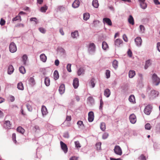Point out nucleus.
<instances>
[{"instance_id": "nucleus-1", "label": "nucleus", "mask_w": 160, "mask_h": 160, "mask_svg": "<svg viewBox=\"0 0 160 160\" xmlns=\"http://www.w3.org/2000/svg\"><path fill=\"white\" fill-rule=\"evenodd\" d=\"M152 78L153 82L154 84L155 85H158L160 82V78L155 73L153 74Z\"/></svg>"}, {"instance_id": "nucleus-2", "label": "nucleus", "mask_w": 160, "mask_h": 160, "mask_svg": "<svg viewBox=\"0 0 160 160\" xmlns=\"http://www.w3.org/2000/svg\"><path fill=\"white\" fill-rule=\"evenodd\" d=\"M115 153L119 155H121L122 154V150L119 146L117 145L115 146L114 149Z\"/></svg>"}, {"instance_id": "nucleus-3", "label": "nucleus", "mask_w": 160, "mask_h": 160, "mask_svg": "<svg viewBox=\"0 0 160 160\" xmlns=\"http://www.w3.org/2000/svg\"><path fill=\"white\" fill-rule=\"evenodd\" d=\"M9 50L11 52H14L17 50L16 46L15 44L13 42H11L9 45Z\"/></svg>"}, {"instance_id": "nucleus-4", "label": "nucleus", "mask_w": 160, "mask_h": 160, "mask_svg": "<svg viewBox=\"0 0 160 160\" xmlns=\"http://www.w3.org/2000/svg\"><path fill=\"white\" fill-rule=\"evenodd\" d=\"M152 108V107L151 105L149 104L148 105L145 107L144 109V113L148 115L150 114L151 112Z\"/></svg>"}, {"instance_id": "nucleus-5", "label": "nucleus", "mask_w": 160, "mask_h": 160, "mask_svg": "<svg viewBox=\"0 0 160 160\" xmlns=\"http://www.w3.org/2000/svg\"><path fill=\"white\" fill-rule=\"evenodd\" d=\"M129 119L130 122L132 124L135 123L137 121L136 117L134 114H132L130 115Z\"/></svg>"}, {"instance_id": "nucleus-6", "label": "nucleus", "mask_w": 160, "mask_h": 160, "mask_svg": "<svg viewBox=\"0 0 160 160\" xmlns=\"http://www.w3.org/2000/svg\"><path fill=\"white\" fill-rule=\"evenodd\" d=\"M60 143L62 149L65 153H67L68 152V148L66 144L64 143L62 141H61Z\"/></svg>"}, {"instance_id": "nucleus-7", "label": "nucleus", "mask_w": 160, "mask_h": 160, "mask_svg": "<svg viewBox=\"0 0 160 160\" xmlns=\"http://www.w3.org/2000/svg\"><path fill=\"white\" fill-rule=\"evenodd\" d=\"M122 41L119 39L118 38L116 39L114 42V44L116 47H120V45L122 43Z\"/></svg>"}, {"instance_id": "nucleus-8", "label": "nucleus", "mask_w": 160, "mask_h": 160, "mask_svg": "<svg viewBox=\"0 0 160 160\" xmlns=\"http://www.w3.org/2000/svg\"><path fill=\"white\" fill-rule=\"evenodd\" d=\"M79 80L78 78H75L73 81V85L74 88L76 89L78 88L79 86Z\"/></svg>"}, {"instance_id": "nucleus-9", "label": "nucleus", "mask_w": 160, "mask_h": 160, "mask_svg": "<svg viewBox=\"0 0 160 160\" xmlns=\"http://www.w3.org/2000/svg\"><path fill=\"white\" fill-rule=\"evenodd\" d=\"M94 114L92 112H89L88 114V120L89 122H92L94 119Z\"/></svg>"}, {"instance_id": "nucleus-10", "label": "nucleus", "mask_w": 160, "mask_h": 160, "mask_svg": "<svg viewBox=\"0 0 160 160\" xmlns=\"http://www.w3.org/2000/svg\"><path fill=\"white\" fill-rule=\"evenodd\" d=\"M65 85L63 84H62L60 85L59 88V92L60 94H63L65 92Z\"/></svg>"}, {"instance_id": "nucleus-11", "label": "nucleus", "mask_w": 160, "mask_h": 160, "mask_svg": "<svg viewBox=\"0 0 160 160\" xmlns=\"http://www.w3.org/2000/svg\"><path fill=\"white\" fill-rule=\"evenodd\" d=\"M103 21L104 23H105L109 26H111L112 25V22L111 20L108 18H103Z\"/></svg>"}, {"instance_id": "nucleus-12", "label": "nucleus", "mask_w": 160, "mask_h": 160, "mask_svg": "<svg viewBox=\"0 0 160 160\" xmlns=\"http://www.w3.org/2000/svg\"><path fill=\"white\" fill-rule=\"evenodd\" d=\"M142 41L141 38L140 37H138L135 39V42L138 46H139L141 45Z\"/></svg>"}, {"instance_id": "nucleus-13", "label": "nucleus", "mask_w": 160, "mask_h": 160, "mask_svg": "<svg viewBox=\"0 0 160 160\" xmlns=\"http://www.w3.org/2000/svg\"><path fill=\"white\" fill-rule=\"evenodd\" d=\"M159 93L158 92L155 90H152L151 91L150 96L152 98H155L158 96Z\"/></svg>"}, {"instance_id": "nucleus-14", "label": "nucleus", "mask_w": 160, "mask_h": 160, "mask_svg": "<svg viewBox=\"0 0 160 160\" xmlns=\"http://www.w3.org/2000/svg\"><path fill=\"white\" fill-rule=\"evenodd\" d=\"M80 4V2L78 0H75L72 4V7L74 8H78Z\"/></svg>"}, {"instance_id": "nucleus-15", "label": "nucleus", "mask_w": 160, "mask_h": 160, "mask_svg": "<svg viewBox=\"0 0 160 160\" xmlns=\"http://www.w3.org/2000/svg\"><path fill=\"white\" fill-rule=\"evenodd\" d=\"M41 111L43 115H46L48 113L46 108L44 106H42L41 108Z\"/></svg>"}, {"instance_id": "nucleus-16", "label": "nucleus", "mask_w": 160, "mask_h": 160, "mask_svg": "<svg viewBox=\"0 0 160 160\" xmlns=\"http://www.w3.org/2000/svg\"><path fill=\"white\" fill-rule=\"evenodd\" d=\"M5 126L7 129H10L11 125L10 122L9 121H6L4 122Z\"/></svg>"}, {"instance_id": "nucleus-17", "label": "nucleus", "mask_w": 160, "mask_h": 160, "mask_svg": "<svg viewBox=\"0 0 160 160\" xmlns=\"http://www.w3.org/2000/svg\"><path fill=\"white\" fill-rule=\"evenodd\" d=\"M110 93V91L109 89H106L104 91V95L107 98L109 97Z\"/></svg>"}, {"instance_id": "nucleus-18", "label": "nucleus", "mask_w": 160, "mask_h": 160, "mask_svg": "<svg viewBox=\"0 0 160 160\" xmlns=\"http://www.w3.org/2000/svg\"><path fill=\"white\" fill-rule=\"evenodd\" d=\"M84 69L83 68H80L77 71V74L78 76H80L81 74H84Z\"/></svg>"}, {"instance_id": "nucleus-19", "label": "nucleus", "mask_w": 160, "mask_h": 160, "mask_svg": "<svg viewBox=\"0 0 160 160\" xmlns=\"http://www.w3.org/2000/svg\"><path fill=\"white\" fill-rule=\"evenodd\" d=\"M40 60L43 62H46L47 58L45 54H41L40 56Z\"/></svg>"}, {"instance_id": "nucleus-20", "label": "nucleus", "mask_w": 160, "mask_h": 160, "mask_svg": "<svg viewBox=\"0 0 160 160\" xmlns=\"http://www.w3.org/2000/svg\"><path fill=\"white\" fill-rule=\"evenodd\" d=\"M128 100L130 102L133 103H135V97L133 95H131L129 96Z\"/></svg>"}, {"instance_id": "nucleus-21", "label": "nucleus", "mask_w": 160, "mask_h": 160, "mask_svg": "<svg viewBox=\"0 0 160 160\" xmlns=\"http://www.w3.org/2000/svg\"><path fill=\"white\" fill-rule=\"evenodd\" d=\"M128 22L129 23L132 24L133 25L134 24V19L132 15H130L128 18Z\"/></svg>"}, {"instance_id": "nucleus-22", "label": "nucleus", "mask_w": 160, "mask_h": 160, "mask_svg": "<svg viewBox=\"0 0 160 160\" xmlns=\"http://www.w3.org/2000/svg\"><path fill=\"white\" fill-rule=\"evenodd\" d=\"M17 131L18 132L22 134H23L25 132V130L23 129V128H22L21 127H18L17 129Z\"/></svg>"}, {"instance_id": "nucleus-23", "label": "nucleus", "mask_w": 160, "mask_h": 160, "mask_svg": "<svg viewBox=\"0 0 160 160\" xmlns=\"http://www.w3.org/2000/svg\"><path fill=\"white\" fill-rule=\"evenodd\" d=\"M102 49L104 50H106L109 48L108 45V44L105 41H104L102 42Z\"/></svg>"}, {"instance_id": "nucleus-24", "label": "nucleus", "mask_w": 160, "mask_h": 160, "mask_svg": "<svg viewBox=\"0 0 160 160\" xmlns=\"http://www.w3.org/2000/svg\"><path fill=\"white\" fill-rule=\"evenodd\" d=\"M14 70L13 67L12 65L9 66L8 69V74H12Z\"/></svg>"}, {"instance_id": "nucleus-25", "label": "nucleus", "mask_w": 160, "mask_h": 160, "mask_svg": "<svg viewBox=\"0 0 160 160\" xmlns=\"http://www.w3.org/2000/svg\"><path fill=\"white\" fill-rule=\"evenodd\" d=\"M92 5L94 8H98L99 6L98 0H93L92 2Z\"/></svg>"}, {"instance_id": "nucleus-26", "label": "nucleus", "mask_w": 160, "mask_h": 160, "mask_svg": "<svg viewBox=\"0 0 160 160\" xmlns=\"http://www.w3.org/2000/svg\"><path fill=\"white\" fill-rule=\"evenodd\" d=\"M17 88L20 90H23L24 87L23 83L21 82H19L17 85Z\"/></svg>"}, {"instance_id": "nucleus-27", "label": "nucleus", "mask_w": 160, "mask_h": 160, "mask_svg": "<svg viewBox=\"0 0 160 160\" xmlns=\"http://www.w3.org/2000/svg\"><path fill=\"white\" fill-rule=\"evenodd\" d=\"M44 83L47 86H48L50 84V80L48 77H46L44 80Z\"/></svg>"}, {"instance_id": "nucleus-28", "label": "nucleus", "mask_w": 160, "mask_h": 160, "mask_svg": "<svg viewBox=\"0 0 160 160\" xmlns=\"http://www.w3.org/2000/svg\"><path fill=\"white\" fill-rule=\"evenodd\" d=\"M78 31H75L74 32L71 33V36L73 38H76L78 36Z\"/></svg>"}, {"instance_id": "nucleus-29", "label": "nucleus", "mask_w": 160, "mask_h": 160, "mask_svg": "<svg viewBox=\"0 0 160 160\" xmlns=\"http://www.w3.org/2000/svg\"><path fill=\"white\" fill-rule=\"evenodd\" d=\"M135 75V71L133 70H130L129 72V77L130 78H132Z\"/></svg>"}, {"instance_id": "nucleus-30", "label": "nucleus", "mask_w": 160, "mask_h": 160, "mask_svg": "<svg viewBox=\"0 0 160 160\" xmlns=\"http://www.w3.org/2000/svg\"><path fill=\"white\" fill-rule=\"evenodd\" d=\"M54 78L55 80L58 79L59 77L58 72L57 70H55L53 73Z\"/></svg>"}, {"instance_id": "nucleus-31", "label": "nucleus", "mask_w": 160, "mask_h": 160, "mask_svg": "<svg viewBox=\"0 0 160 160\" xmlns=\"http://www.w3.org/2000/svg\"><path fill=\"white\" fill-rule=\"evenodd\" d=\"M151 65V60H147L146 62L145 65L144 67L145 69H147L148 67Z\"/></svg>"}, {"instance_id": "nucleus-32", "label": "nucleus", "mask_w": 160, "mask_h": 160, "mask_svg": "<svg viewBox=\"0 0 160 160\" xmlns=\"http://www.w3.org/2000/svg\"><path fill=\"white\" fill-rule=\"evenodd\" d=\"M118 62L116 60H114L112 62V66L115 69H116L118 67Z\"/></svg>"}, {"instance_id": "nucleus-33", "label": "nucleus", "mask_w": 160, "mask_h": 160, "mask_svg": "<svg viewBox=\"0 0 160 160\" xmlns=\"http://www.w3.org/2000/svg\"><path fill=\"white\" fill-rule=\"evenodd\" d=\"M95 48V46L94 43H91L90 44L89 46V49L91 51H94V50Z\"/></svg>"}, {"instance_id": "nucleus-34", "label": "nucleus", "mask_w": 160, "mask_h": 160, "mask_svg": "<svg viewBox=\"0 0 160 160\" xmlns=\"http://www.w3.org/2000/svg\"><path fill=\"white\" fill-rule=\"evenodd\" d=\"M48 9V7L45 5L41 8L40 11L42 12H45Z\"/></svg>"}, {"instance_id": "nucleus-35", "label": "nucleus", "mask_w": 160, "mask_h": 160, "mask_svg": "<svg viewBox=\"0 0 160 160\" xmlns=\"http://www.w3.org/2000/svg\"><path fill=\"white\" fill-rule=\"evenodd\" d=\"M90 17V14L89 13H86L83 14V19L85 20H87Z\"/></svg>"}, {"instance_id": "nucleus-36", "label": "nucleus", "mask_w": 160, "mask_h": 160, "mask_svg": "<svg viewBox=\"0 0 160 160\" xmlns=\"http://www.w3.org/2000/svg\"><path fill=\"white\" fill-rule=\"evenodd\" d=\"M100 127L101 130L102 131H104L106 129V125L104 122H102L100 124Z\"/></svg>"}, {"instance_id": "nucleus-37", "label": "nucleus", "mask_w": 160, "mask_h": 160, "mask_svg": "<svg viewBox=\"0 0 160 160\" xmlns=\"http://www.w3.org/2000/svg\"><path fill=\"white\" fill-rule=\"evenodd\" d=\"M140 5L141 8L143 9H145L147 7V4L145 2H141Z\"/></svg>"}, {"instance_id": "nucleus-38", "label": "nucleus", "mask_w": 160, "mask_h": 160, "mask_svg": "<svg viewBox=\"0 0 160 160\" xmlns=\"http://www.w3.org/2000/svg\"><path fill=\"white\" fill-rule=\"evenodd\" d=\"M20 72L22 74H24L26 72V71L25 68L23 66H21L19 68Z\"/></svg>"}, {"instance_id": "nucleus-39", "label": "nucleus", "mask_w": 160, "mask_h": 160, "mask_svg": "<svg viewBox=\"0 0 160 160\" xmlns=\"http://www.w3.org/2000/svg\"><path fill=\"white\" fill-rule=\"evenodd\" d=\"M105 75L106 76L107 78H109L110 77V71L109 70H106L105 72Z\"/></svg>"}, {"instance_id": "nucleus-40", "label": "nucleus", "mask_w": 160, "mask_h": 160, "mask_svg": "<svg viewBox=\"0 0 160 160\" xmlns=\"http://www.w3.org/2000/svg\"><path fill=\"white\" fill-rule=\"evenodd\" d=\"M145 127L146 129L150 130L151 128V126L150 124L147 123L145 125Z\"/></svg>"}, {"instance_id": "nucleus-41", "label": "nucleus", "mask_w": 160, "mask_h": 160, "mask_svg": "<svg viewBox=\"0 0 160 160\" xmlns=\"http://www.w3.org/2000/svg\"><path fill=\"white\" fill-rule=\"evenodd\" d=\"M88 101L89 102L91 103H92L94 102V99L92 97H89L88 98Z\"/></svg>"}, {"instance_id": "nucleus-42", "label": "nucleus", "mask_w": 160, "mask_h": 160, "mask_svg": "<svg viewBox=\"0 0 160 160\" xmlns=\"http://www.w3.org/2000/svg\"><path fill=\"white\" fill-rule=\"evenodd\" d=\"M22 58L23 62V63L24 64H25L26 63V60L28 58L27 56L25 54L22 57Z\"/></svg>"}, {"instance_id": "nucleus-43", "label": "nucleus", "mask_w": 160, "mask_h": 160, "mask_svg": "<svg viewBox=\"0 0 160 160\" xmlns=\"http://www.w3.org/2000/svg\"><path fill=\"white\" fill-rule=\"evenodd\" d=\"M29 81L32 84L34 85L35 84V80L33 78L31 77Z\"/></svg>"}, {"instance_id": "nucleus-44", "label": "nucleus", "mask_w": 160, "mask_h": 160, "mask_svg": "<svg viewBox=\"0 0 160 160\" xmlns=\"http://www.w3.org/2000/svg\"><path fill=\"white\" fill-rule=\"evenodd\" d=\"M75 144L76 148H78L81 147V145L78 141L75 142Z\"/></svg>"}, {"instance_id": "nucleus-45", "label": "nucleus", "mask_w": 160, "mask_h": 160, "mask_svg": "<svg viewBox=\"0 0 160 160\" xmlns=\"http://www.w3.org/2000/svg\"><path fill=\"white\" fill-rule=\"evenodd\" d=\"M71 64H68L67 66V69L68 72H71L72 71L71 69Z\"/></svg>"}, {"instance_id": "nucleus-46", "label": "nucleus", "mask_w": 160, "mask_h": 160, "mask_svg": "<svg viewBox=\"0 0 160 160\" xmlns=\"http://www.w3.org/2000/svg\"><path fill=\"white\" fill-rule=\"evenodd\" d=\"M139 28L140 31L142 32H144L145 30V28L142 25H140L139 26Z\"/></svg>"}, {"instance_id": "nucleus-47", "label": "nucleus", "mask_w": 160, "mask_h": 160, "mask_svg": "<svg viewBox=\"0 0 160 160\" xmlns=\"http://www.w3.org/2000/svg\"><path fill=\"white\" fill-rule=\"evenodd\" d=\"M90 83L92 87L94 88L95 85L94 83V79H92L90 81Z\"/></svg>"}, {"instance_id": "nucleus-48", "label": "nucleus", "mask_w": 160, "mask_h": 160, "mask_svg": "<svg viewBox=\"0 0 160 160\" xmlns=\"http://www.w3.org/2000/svg\"><path fill=\"white\" fill-rule=\"evenodd\" d=\"M39 31L42 33H45L46 31L44 28H43L41 27L39 28Z\"/></svg>"}, {"instance_id": "nucleus-49", "label": "nucleus", "mask_w": 160, "mask_h": 160, "mask_svg": "<svg viewBox=\"0 0 160 160\" xmlns=\"http://www.w3.org/2000/svg\"><path fill=\"white\" fill-rule=\"evenodd\" d=\"M21 17L20 15H18L16 16L15 17L13 18L12 19V21H16L17 20H18L19 19H20Z\"/></svg>"}, {"instance_id": "nucleus-50", "label": "nucleus", "mask_w": 160, "mask_h": 160, "mask_svg": "<svg viewBox=\"0 0 160 160\" xmlns=\"http://www.w3.org/2000/svg\"><path fill=\"white\" fill-rule=\"evenodd\" d=\"M5 21L2 18H1L0 22V24L1 26H3L5 23Z\"/></svg>"}, {"instance_id": "nucleus-51", "label": "nucleus", "mask_w": 160, "mask_h": 160, "mask_svg": "<svg viewBox=\"0 0 160 160\" xmlns=\"http://www.w3.org/2000/svg\"><path fill=\"white\" fill-rule=\"evenodd\" d=\"M101 142H98L96 144V146L98 149L100 150L101 149Z\"/></svg>"}, {"instance_id": "nucleus-52", "label": "nucleus", "mask_w": 160, "mask_h": 160, "mask_svg": "<svg viewBox=\"0 0 160 160\" xmlns=\"http://www.w3.org/2000/svg\"><path fill=\"white\" fill-rule=\"evenodd\" d=\"M12 139L16 143L17 141L16 140V135L15 133H13L12 134Z\"/></svg>"}, {"instance_id": "nucleus-53", "label": "nucleus", "mask_w": 160, "mask_h": 160, "mask_svg": "<svg viewBox=\"0 0 160 160\" xmlns=\"http://www.w3.org/2000/svg\"><path fill=\"white\" fill-rule=\"evenodd\" d=\"M108 136V134L106 132L104 133L102 135V138L103 139H105L107 138Z\"/></svg>"}, {"instance_id": "nucleus-54", "label": "nucleus", "mask_w": 160, "mask_h": 160, "mask_svg": "<svg viewBox=\"0 0 160 160\" xmlns=\"http://www.w3.org/2000/svg\"><path fill=\"white\" fill-rule=\"evenodd\" d=\"M127 54L129 57L131 58L132 57V52L130 49L128 50L127 52Z\"/></svg>"}, {"instance_id": "nucleus-55", "label": "nucleus", "mask_w": 160, "mask_h": 160, "mask_svg": "<svg viewBox=\"0 0 160 160\" xmlns=\"http://www.w3.org/2000/svg\"><path fill=\"white\" fill-rule=\"evenodd\" d=\"M140 160H146V157L143 155L142 154L139 157Z\"/></svg>"}, {"instance_id": "nucleus-56", "label": "nucleus", "mask_w": 160, "mask_h": 160, "mask_svg": "<svg viewBox=\"0 0 160 160\" xmlns=\"http://www.w3.org/2000/svg\"><path fill=\"white\" fill-rule=\"evenodd\" d=\"M70 160H78V157L76 156H72L70 158Z\"/></svg>"}, {"instance_id": "nucleus-57", "label": "nucleus", "mask_w": 160, "mask_h": 160, "mask_svg": "<svg viewBox=\"0 0 160 160\" xmlns=\"http://www.w3.org/2000/svg\"><path fill=\"white\" fill-rule=\"evenodd\" d=\"M123 39L125 42H128V38L126 34H124L123 35Z\"/></svg>"}, {"instance_id": "nucleus-58", "label": "nucleus", "mask_w": 160, "mask_h": 160, "mask_svg": "<svg viewBox=\"0 0 160 160\" xmlns=\"http://www.w3.org/2000/svg\"><path fill=\"white\" fill-rule=\"evenodd\" d=\"M153 1L155 4L156 5H160V2L158 0H153Z\"/></svg>"}, {"instance_id": "nucleus-59", "label": "nucleus", "mask_w": 160, "mask_h": 160, "mask_svg": "<svg viewBox=\"0 0 160 160\" xmlns=\"http://www.w3.org/2000/svg\"><path fill=\"white\" fill-rule=\"evenodd\" d=\"M27 107L28 111H32V108L30 105L28 104L27 105Z\"/></svg>"}, {"instance_id": "nucleus-60", "label": "nucleus", "mask_w": 160, "mask_h": 160, "mask_svg": "<svg viewBox=\"0 0 160 160\" xmlns=\"http://www.w3.org/2000/svg\"><path fill=\"white\" fill-rule=\"evenodd\" d=\"M157 48L158 50L160 52V42L157 43Z\"/></svg>"}, {"instance_id": "nucleus-61", "label": "nucleus", "mask_w": 160, "mask_h": 160, "mask_svg": "<svg viewBox=\"0 0 160 160\" xmlns=\"http://www.w3.org/2000/svg\"><path fill=\"white\" fill-rule=\"evenodd\" d=\"M71 120V116H67L66 118V120L68 121H70Z\"/></svg>"}, {"instance_id": "nucleus-62", "label": "nucleus", "mask_w": 160, "mask_h": 160, "mask_svg": "<svg viewBox=\"0 0 160 160\" xmlns=\"http://www.w3.org/2000/svg\"><path fill=\"white\" fill-rule=\"evenodd\" d=\"M59 63V62L58 59L56 60L55 61V64L56 66H58Z\"/></svg>"}, {"instance_id": "nucleus-63", "label": "nucleus", "mask_w": 160, "mask_h": 160, "mask_svg": "<svg viewBox=\"0 0 160 160\" xmlns=\"http://www.w3.org/2000/svg\"><path fill=\"white\" fill-rule=\"evenodd\" d=\"M30 21H34L37 23V19L35 18H30Z\"/></svg>"}, {"instance_id": "nucleus-64", "label": "nucleus", "mask_w": 160, "mask_h": 160, "mask_svg": "<svg viewBox=\"0 0 160 160\" xmlns=\"http://www.w3.org/2000/svg\"><path fill=\"white\" fill-rule=\"evenodd\" d=\"M77 124L78 125H79L80 126H81L82 125H83V123L82 121H80L78 122Z\"/></svg>"}]
</instances>
